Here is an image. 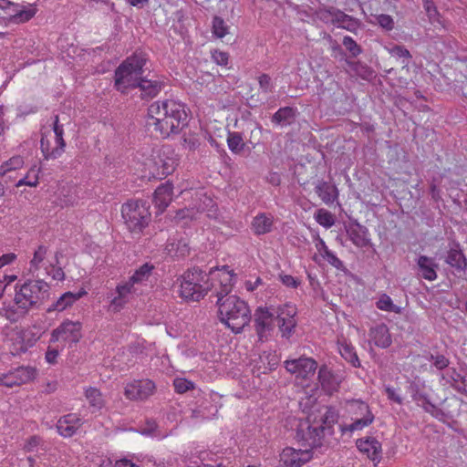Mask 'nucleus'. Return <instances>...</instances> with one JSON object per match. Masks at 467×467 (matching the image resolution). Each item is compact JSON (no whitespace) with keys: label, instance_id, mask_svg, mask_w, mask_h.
I'll return each instance as SVG.
<instances>
[{"label":"nucleus","instance_id":"5","mask_svg":"<svg viewBox=\"0 0 467 467\" xmlns=\"http://www.w3.org/2000/svg\"><path fill=\"white\" fill-rule=\"evenodd\" d=\"M147 57L143 53H134L127 57L115 70V86L120 92L137 88L143 73Z\"/></svg>","mask_w":467,"mask_h":467},{"label":"nucleus","instance_id":"61","mask_svg":"<svg viewBox=\"0 0 467 467\" xmlns=\"http://www.w3.org/2000/svg\"><path fill=\"white\" fill-rule=\"evenodd\" d=\"M16 257L15 253H8L0 256V269L13 264L16 260Z\"/></svg>","mask_w":467,"mask_h":467},{"label":"nucleus","instance_id":"41","mask_svg":"<svg viewBox=\"0 0 467 467\" xmlns=\"http://www.w3.org/2000/svg\"><path fill=\"white\" fill-rule=\"evenodd\" d=\"M446 263L459 270H464L467 265L464 254L456 249L449 251Z\"/></svg>","mask_w":467,"mask_h":467},{"label":"nucleus","instance_id":"39","mask_svg":"<svg viewBox=\"0 0 467 467\" xmlns=\"http://www.w3.org/2000/svg\"><path fill=\"white\" fill-rule=\"evenodd\" d=\"M414 400L419 406H420L426 412L431 414L436 419H440L441 416H443L442 410L431 403L425 394L418 393Z\"/></svg>","mask_w":467,"mask_h":467},{"label":"nucleus","instance_id":"14","mask_svg":"<svg viewBox=\"0 0 467 467\" xmlns=\"http://www.w3.org/2000/svg\"><path fill=\"white\" fill-rule=\"evenodd\" d=\"M201 275L202 272L196 270L184 274L180 288V296L182 298L192 301H199L202 298V285L198 283Z\"/></svg>","mask_w":467,"mask_h":467},{"label":"nucleus","instance_id":"36","mask_svg":"<svg viewBox=\"0 0 467 467\" xmlns=\"http://www.w3.org/2000/svg\"><path fill=\"white\" fill-rule=\"evenodd\" d=\"M296 117V109L291 107L279 109L272 117V121L280 126H286L293 122Z\"/></svg>","mask_w":467,"mask_h":467},{"label":"nucleus","instance_id":"30","mask_svg":"<svg viewBox=\"0 0 467 467\" xmlns=\"http://www.w3.org/2000/svg\"><path fill=\"white\" fill-rule=\"evenodd\" d=\"M347 234L351 242L358 247H366L369 243L367 228L358 223L350 225Z\"/></svg>","mask_w":467,"mask_h":467},{"label":"nucleus","instance_id":"29","mask_svg":"<svg viewBox=\"0 0 467 467\" xmlns=\"http://www.w3.org/2000/svg\"><path fill=\"white\" fill-rule=\"evenodd\" d=\"M274 217L267 213L257 214L252 222V230L256 235L265 234L272 231Z\"/></svg>","mask_w":467,"mask_h":467},{"label":"nucleus","instance_id":"7","mask_svg":"<svg viewBox=\"0 0 467 467\" xmlns=\"http://www.w3.org/2000/svg\"><path fill=\"white\" fill-rule=\"evenodd\" d=\"M41 270L44 271V275L51 276L54 280L61 281L65 278L62 268L54 265L53 260L47 257V248L44 245L37 247L29 263L30 274L39 276Z\"/></svg>","mask_w":467,"mask_h":467},{"label":"nucleus","instance_id":"64","mask_svg":"<svg viewBox=\"0 0 467 467\" xmlns=\"http://www.w3.org/2000/svg\"><path fill=\"white\" fill-rule=\"evenodd\" d=\"M114 467H139L135 463H133L131 461L127 459H121L119 461H116Z\"/></svg>","mask_w":467,"mask_h":467},{"label":"nucleus","instance_id":"6","mask_svg":"<svg viewBox=\"0 0 467 467\" xmlns=\"http://www.w3.org/2000/svg\"><path fill=\"white\" fill-rule=\"evenodd\" d=\"M120 212L126 227L134 234H140L151 219L149 204L140 200L128 201L122 204Z\"/></svg>","mask_w":467,"mask_h":467},{"label":"nucleus","instance_id":"24","mask_svg":"<svg viewBox=\"0 0 467 467\" xmlns=\"http://www.w3.org/2000/svg\"><path fill=\"white\" fill-rule=\"evenodd\" d=\"M355 405L361 410L363 412V417H355V420L352 423L342 428L343 431L353 432L355 431L362 430L365 427L370 425L374 420V415L371 413L367 403H356Z\"/></svg>","mask_w":467,"mask_h":467},{"label":"nucleus","instance_id":"55","mask_svg":"<svg viewBox=\"0 0 467 467\" xmlns=\"http://www.w3.org/2000/svg\"><path fill=\"white\" fill-rule=\"evenodd\" d=\"M212 59L220 66H226L229 61V54L227 52L213 50L211 52Z\"/></svg>","mask_w":467,"mask_h":467},{"label":"nucleus","instance_id":"23","mask_svg":"<svg viewBox=\"0 0 467 467\" xmlns=\"http://www.w3.org/2000/svg\"><path fill=\"white\" fill-rule=\"evenodd\" d=\"M173 198V186L171 182H166L161 184L154 192L153 203L161 213L171 202Z\"/></svg>","mask_w":467,"mask_h":467},{"label":"nucleus","instance_id":"33","mask_svg":"<svg viewBox=\"0 0 467 467\" xmlns=\"http://www.w3.org/2000/svg\"><path fill=\"white\" fill-rule=\"evenodd\" d=\"M211 33L213 37L223 39L231 33V26L221 16H213L211 22Z\"/></svg>","mask_w":467,"mask_h":467},{"label":"nucleus","instance_id":"32","mask_svg":"<svg viewBox=\"0 0 467 467\" xmlns=\"http://www.w3.org/2000/svg\"><path fill=\"white\" fill-rule=\"evenodd\" d=\"M25 165V159L21 155H14L0 165V177H12V173Z\"/></svg>","mask_w":467,"mask_h":467},{"label":"nucleus","instance_id":"3","mask_svg":"<svg viewBox=\"0 0 467 467\" xmlns=\"http://www.w3.org/2000/svg\"><path fill=\"white\" fill-rule=\"evenodd\" d=\"M48 284L41 279L17 283L13 302H4L0 315L10 322H16L44 301L48 296Z\"/></svg>","mask_w":467,"mask_h":467},{"label":"nucleus","instance_id":"58","mask_svg":"<svg viewBox=\"0 0 467 467\" xmlns=\"http://www.w3.org/2000/svg\"><path fill=\"white\" fill-rule=\"evenodd\" d=\"M259 86L260 88L265 92L268 93L272 91V83H271V78L266 75L263 74L259 77Z\"/></svg>","mask_w":467,"mask_h":467},{"label":"nucleus","instance_id":"43","mask_svg":"<svg viewBox=\"0 0 467 467\" xmlns=\"http://www.w3.org/2000/svg\"><path fill=\"white\" fill-rule=\"evenodd\" d=\"M227 144L229 150L234 154H240L245 146L244 139L239 132H228Z\"/></svg>","mask_w":467,"mask_h":467},{"label":"nucleus","instance_id":"52","mask_svg":"<svg viewBox=\"0 0 467 467\" xmlns=\"http://www.w3.org/2000/svg\"><path fill=\"white\" fill-rule=\"evenodd\" d=\"M42 444L41 437L37 435L28 437L23 445V450L31 452L34 451L36 448H38Z\"/></svg>","mask_w":467,"mask_h":467},{"label":"nucleus","instance_id":"21","mask_svg":"<svg viewBox=\"0 0 467 467\" xmlns=\"http://www.w3.org/2000/svg\"><path fill=\"white\" fill-rule=\"evenodd\" d=\"M358 449L368 456L376 466L382 458V449L380 442L372 437L359 439L357 441Z\"/></svg>","mask_w":467,"mask_h":467},{"label":"nucleus","instance_id":"17","mask_svg":"<svg viewBox=\"0 0 467 467\" xmlns=\"http://www.w3.org/2000/svg\"><path fill=\"white\" fill-rule=\"evenodd\" d=\"M135 291L136 288H132L131 284H128L126 281L119 284L109 296V310L114 313L119 312Z\"/></svg>","mask_w":467,"mask_h":467},{"label":"nucleus","instance_id":"56","mask_svg":"<svg viewBox=\"0 0 467 467\" xmlns=\"http://www.w3.org/2000/svg\"><path fill=\"white\" fill-rule=\"evenodd\" d=\"M141 433L143 435L151 436L152 438H155L158 440H161V439L167 437V434H161L157 431V424L154 421L149 423V428L142 430Z\"/></svg>","mask_w":467,"mask_h":467},{"label":"nucleus","instance_id":"40","mask_svg":"<svg viewBox=\"0 0 467 467\" xmlns=\"http://www.w3.org/2000/svg\"><path fill=\"white\" fill-rule=\"evenodd\" d=\"M335 16H334V24L333 25H335L338 27H342L348 31H352L358 26L357 19L353 18L352 16L345 14L344 12H342L338 9H337V12H336Z\"/></svg>","mask_w":467,"mask_h":467},{"label":"nucleus","instance_id":"22","mask_svg":"<svg viewBox=\"0 0 467 467\" xmlns=\"http://www.w3.org/2000/svg\"><path fill=\"white\" fill-rule=\"evenodd\" d=\"M296 308L293 306L285 305L276 317L278 326L283 337H289L296 325L295 320Z\"/></svg>","mask_w":467,"mask_h":467},{"label":"nucleus","instance_id":"8","mask_svg":"<svg viewBox=\"0 0 467 467\" xmlns=\"http://www.w3.org/2000/svg\"><path fill=\"white\" fill-rule=\"evenodd\" d=\"M324 431L325 427L322 424H310L308 420H302L297 425L296 439L306 448L312 450L322 445Z\"/></svg>","mask_w":467,"mask_h":467},{"label":"nucleus","instance_id":"63","mask_svg":"<svg viewBox=\"0 0 467 467\" xmlns=\"http://www.w3.org/2000/svg\"><path fill=\"white\" fill-rule=\"evenodd\" d=\"M356 403H364L363 401H360V400H352L351 402H349V411L355 416V417H363V412L361 411V410L356 406L355 404Z\"/></svg>","mask_w":467,"mask_h":467},{"label":"nucleus","instance_id":"20","mask_svg":"<svg viewBox=\"0 0 467 467\" xmlns=\"http://www.w3.org/2000/svg\"><path fill=\"white\" fill-rule=\"evenodd\" d=\"M275 316L267 307L260 306L254 313V326L259 338L262 340L265 334L274 327Z\"/></svg>","mask_w":467,"mask_h":467},{"label":"nucleus","instance_id":"27","mask_svg":"<svg viewBox=\"0 0 467 467\" xmlns=\"http://www.w3.org/2000/svg\"><path fill=\"white\" fill-rule=\"evenodd\" d=\"M370 339L374 344L382 348H386L391 345V337L386 325L380 324L373 327L369 330Z\"/></svg>","mask_w":467,"mask_h":467},{"label":"nucleus","instance_id":"45","mask_svg":"<svg viewBox=\"0 0 467 467\" xmlns=\"http://www.w3.org/2000/svg\"><path fill=\"white\" fill-rule=\"evenodd\" d=\"M377 307L387 312L396 314L401 313V307L393 304L392 299L386 294H383L376 303Z\"/></svg>","mask_w":467,"mask_h":467},{"label":"nucleus","instance_id":"47","mask_svg":"<svg viewBox=\"0 0 467 467\" xmlns=\"http://www.w3.org/2000/svg\"><path fill=\"white\" fill-rule=\"evenodd\" d=\"M388 51L392 57L396 58H405L406 61H403V63H405L406 65L411 58L410 51L404 46L394 45L393 47L388 48Z\"/></svg>","mask_w":467,"mask_h":467},{"label":"nucleus","instance_id":"44","mask_svg":"<svg viewBox=\"0 0 467 467\" xmlns=\"http://www.w3.org/2000/svg\"><path fill=\"white\" fill-rule=\"evenodd\" d=\"M314 217L317 223L325 228H330L335 224L334 215L326 209L317 210Z\"/></svg>","mask_w":467,"mask_h":467},{"label":"nucleus","instance_id":"59","mask_svg":"<svg viewBox=\"0 0 467 467\" xmlns=\"http://www.w3.org/2000/svg\"><path fill=\"white\" fill-rule=\"evenodd\" d=\"M279 278L287 287L296 288L300 285V281L290 275H280Z\"/></svg>","mask_w":467,"mask_h":467},{"label":"nucleus","instance_id":"25","mask_svg":"<svg viewBox=\"0 0 467 467\" xmlns=\"http://www.w3.org/2000/svg\"><path fill=\"white\" fill-rule=\"evenodd\" d=\"M86 295L87 291L83 288L77 293L66 292L56 302H54L52 306H50L48 311H64Z\"/></svg>","mask_w":467,"mask_h":467},{"label":"nucleus","instance_id":"15","mask_svg":"<svg viewBox=\"0 0 467 467\" xmlns=\"http://www.w3.org/2000/svg\"><path fill=\"white\" fill-rule=\"evenodd\" d=\"M285 369L295 375L298 379H309L312 377L317 368V364L315 359L311 358H299L285 361Z\"/></svg>","mask_w":467,"mask_h":467},{"label":"nucleus","instance_id":"48","mask_svg":"<svg viewBox=\"0 0 467 467\" xmlns=\"http://www.w3.org/2000/svg\"><path fill=\"white\" fill-rule=\"evenodd\" d=\"M188 462L191 467H201L203 463L202 446L193 448L188 455Z\"/></svg>","mask_w":467,"mask_h":467},{"label":"nucleus","instance_id":"9","mask_svg":"<svg viewBox=\"0 0 467 467\" xmlns=\"http://www.w3.org/2000/svg\"><path fill=\"white\" fill-rule=\"evenodd\" d=\"M81 329L82 324L80 322L67 319L52 330L50 342L68 344L69 346L77 344L82 337Z\"/></svg>","mask_w":467,"mask_h":467},{"label":"nucleus","instance_id":"46","mask_svg":"<svg viewBox=\"0 0 467 467\" xmlns=\"http://www.w3.org/2000/svg\"><path fill=\"white\" fill-rule=\"evenodd\" d=\"M336 12H337V9L336 8H318L315 11V16L319 20L323 21L327 24H334V16Z\"/></svg>","mask_w":467,"mask_h":467},{"label":"nucleus","instance_id":"50","mask_svg":"<svg viewBox=\"0 0 467 467\" xmlns=\"http://www.w3.org/2000/svg\"><path fill=\"white\" fill-rule=\"evenodd\" d=\"M173 386L175 390L178 393H184L187 390H190L194 388V385L192 381L188 380L185 378H176L173 380Z\"/></svg>","mask_w":467,"mask_h":467},{"label":"nucleus","instance_id":"49","mask_svg":"<svg viewBox=\"0 0 467 467\" xmlns=\"http://www.w3.org/2000/svg\"><path fill=\"white\" fill-rule=\"evenodd\" d=\"M375 23L387 31L394 28V20L389 15L380 14L374 16Z\"/></svg>","mask_w":467,"mask_h":467},{"label":"nucleus","instance_id":"19","mask_svg":"<svg viewBox=\"0 0 467 467\" xmlns=\"http://www.w3.org/2000/svg\"><path fill=\"white\" fill-rule=\"evenodd\" d=\"M83 420L77 413H69L62 416L57 423L58 433L65 437H72L77 431L82 426Z\"/></svg>","mask_w":467,"mask_h":467},{"label":"nucleus","instance_id":"38","mask_svg":"<svg viewBox=\"0 0 467 467\" xmlns=\"http://www.w3.org/2000/svg\"><path fill=\"white\" fill-rule=\"evenodd\" d=\"M137 87L140 88L143 97L149 98L157 96L161 89L160 81L142 78L141 77Z\"/></svg>","mask_w":467,"mask_h":467},{"label":"nucleus","instance_id":"60","mask_svg":"<svg viewBox=\"0 0 467 467\" xmlns=\"http://www.w3.org/2000/svg\"><path fill=\"white\" fill-rule=\"evenodd\" d=\"M59 356V350L52 347H48L45 355V359L48 364H56Z\"/></svg>","mask_w":467,"mask_h":467},{"label":"nucleus","instance_id":"26","mask_svg":"<svg viewBox=\"0 0 467 467\" xmlns=\"http://www.w3.org/2000/svg\"><path fill=\"white\" fill-rule=\"evenodd\" d=\"M315 192L323 202L327 205L332 204L338 197L337 188L323 180L317 181L315 185Z\"/></svg>","mask_w":467,"mask_h":467},{"label":"nucleus","instance_id":"16","mask_svg":"<svg viewBox=\"0 0 467 467\" xmlns=\"http://www.w3.org/2000/svg\"><path fill=\"white\" fill-rule=\"evenodd\" d=\"M312 457V451L308 448L295 449L286 447L280 454V462H282L285 467H301L308 462Z\"/></svg>","mask_w":467,"mask_h":467},{"label":"nucleus","instance_id":"35","mask_svg":"<svg viewBox=\"0 0 467 467\" xmlns=\"http://www.w3.org/2000/svg\"><path fill=\"white\" fill-rule=\"evenodd\" d=\"M154 266L150 264H144L138 268L130 278L126 281L128 284H131V287L135 288V285H144L151 275Z\"/></svg>","mask_w":467,"mask_h":467},{"label":"nucleus","instance_id":"57","mask_svg":"<svg viewBox=\"0 0 467 467\" xmlns=\"http://www.w3.org/2000/svg\"><path fill=\"white\" fill-rule=\"evenodd\" d=\"M431 358L433 360V366L439 370L444 369L450 364L449 359L443 355L431 356Z\"/></svg>","mask_w":467,"mask_h":467},{"label":"nucleus","instance_id":"62","mask_svg":"<svg viewBox=\"0 0 467 467\" xmlns=\"http://www.w3.org/2000/svg\"><path fill=\"white\" fill-rule=\"evenodd\" d=\"M34 16H35V11L29 9V10H24V11L18 12L15 16V17L16 20H19L21 22H26V21L30 20Z\"/></svg>","mask_w":467,"mask_h":467},{"label":"nucleus","instance_id":"13","mask_svg":"<svg viewBox=\"0 0 467 467\" xmlns=\"http://www.w3.org/2000/svg\"><path fill=\"white\" fill-rule=\"evenodd\" d=\"M156 385L149 379H134L126 384L124 395L130 400H144L155 392Z\"/></svg>","mask_w":467,"mask_h":467},{"label":"nucleus","instance_id":"4","mask_svg":"<svg viewBox=\"0 0 467 467\" xmlns=\"http://www.w3.org/2000/svg\"><path fill=\"white\" fill-rule=\"evenodd\" d=\"M178 164L174 150L168 145L145 149L136 163L141 179H162L171 174Z\"/></svg>","mask_w":467,"mask_h":467},{"label":"nucleus","instance_id":"28","mask_svg":"<svg viewBox=\"0 0 467 467\" xmlns=\"http://www.w3.org/2000/svg\"><path fill=\"white\" fill-rule=\"evenodd\" d=\"M165 250L171 257H183L188 254L190 248L185 239L171 237L167 241Z\"/></svg>","mask_w":467,"mask_h":467},{"label":"nucleus","instance_id":"11","mask_svg":"<svg viewBox=\"0 0 467 467\" xmlns=\"http://www.w3.org/2000/svg\"><path fill=\"white\" fill-rule=\"evenodd\" d=\"M41 335L36 327L17 328L10 336L12 353L18 355L32 348Z\"/></svg>","mask_w":467,"mask_h":467},{"label":"nucleus","instance_id":"10","mask_svg":"<svg viewBox=\"0 0 467 467\" xmlns=\"http://www.w3.org/2000/svg\"><path fill=\"white\" fill-rule=\"evenodd\" d=\"M63 134V126L58 124V118L56 117L52 140H49L48 136H45L42 137L40 141L41 150L46 159H56L63 153L65 148Z\"/></svg>","mask_w":467,"mask_h":467},{"label":"nucleus","instance_id":"42","mask_svg":"<svg viewBox=\"0 0 467 467\" xmlns=\"http://www.w3.org/2000/svg\"><path fill=\"white\" fill-rule=\"evenodd\" d=\"M339 352L342 358L348 362H349L353 367H360V361L358 359V357L351 345L348 343L340 344Z\"/></svg>","mask_w":467,"mask_h":467},{"label":"nucleus","instance_id":"18","mask_svg":"<svg viewBox=\"0 0 467 467\" xmlns=\"http://www.w3.org/2000/svg\"><path fill=\"white\" fill-rule=\"evenodd\" d=\"M344 377L340 373L334 372L327 366L320 367L318 370V381L322 389L328 395H332L339 389Z\"/></svg>","mask_w":467,"mask_h":467},{"label":"nucleus","instance_id":"37","mask_svg":"<svg viewBox=\"0 0 467 467\" xmlns=\"http://www.w3.org/2000/svg\"><path fill=\"white\" fill-rule=\"evenodd\" d=\"M40 171H41V169L39 166L33 165L26 171L25 176L16 182V187L19 188L24 185L29 186V187H36L39 182Z\"/></svg>","mask_w":467,"mask_h":467},{"label":"nucleus","instance_id":"12","mask_svg":"<svg viewBox=\"0 0 467 467\" xmlns=\"http://www.w3.org/2000/svg\"><path fill=\"white\" fill-rule=\"evenodd\" d=\"M37 375L36 369L30 366H21L6 373L0 374V385L7 388L27 384Z\"/></svg>","mask_w":467,"mask_h":467},{"label":"nucleus","instance_id":"2","mask_svg":"<svg viewBox=\"0 0 467 467\" xmlns=\"http://www.w3.org/2000/svg\"><path fill=\"white\" fill-rule=\"evenodd\" d=\"M187 123L186 107L178 100H157L148 109L147 126L162 139L180 133Z\"/></svg>","mask_w":467,"mask_h":467},{"label":"nucleus","instance_id":"53","mask_svg":"<svg viewBox=\"0 0 467 467\" xmlns=\"http://www.w3.org/2000/svg\"><path fill=\"white\" fill-rule=\"evenodd\" d=\"M343 45L353 57H357L361 53V48L351 36H345L343 38Z\"/></svg>","mask_w":467,"mask_h":467},{"label":"nucleus","instance_id":"54","mask_svg":"<svg viewBox=\"0 0 467 467\" xmlns=\"http://www.w3.org/2000/svg\"><path fill=\"white\" fill-rule=\"evenodd\" d=\"M322 256L328 262V264H330L335 268H343L342 261L339 258H337V256L329 249H326L325 253H322Z\"/></svg>","mask_w":467,"mask_h":467},{"label":"nucleus","instance_id":"31","mask_svg":"<svg viewBox=\"0 0 467 467\" xmlns=\"http://www.w3.org/2000/svg\"><path fill=\"white\" fill-rule=\"evenodd\" d=\"M417 265L420 275L429 281H433L437 278L436 268L438 267L432 258L426 255H420L418 258Z\"/></svg>","mask_w":467,"mask_h":467},{"label":"nucleus","instance_id":"51","mask_svg":"<svg viewBox=\"0 0 467 467\" xmlns=\"http://www.w3.org/2000/svg\"><path fill=\"white\" fill-rule=\"evenodd\" d=\"M201 145L200 137L194 133L185 135L183 139V146L189 150H194Z\"/></svg>","mask_w":467,"mask_h":467},{"label":"nucleus","instance_id":"1","mask_svg":"<svg viewBox=\"0 0 467 467\" xmlns=\"http://www.w3.org/2000/svg\"><path fill=\"white\" fill-rule=\"evenodd\" d=\"M233 275L228 266H213L206 279V295L216 307L221 321L234 334L241 333L251 322L252 315L248 304L236 296H230Z\"/></svg>","mask_w":467,"mask_h":467},{"label":"nucleus","instance_id":"34","mask_svg":"<svg viewBox=\"0 0 467 467\" xmlns=\"http://www.w3.org/2000/svg\"><path fill=\"white\" fill-rule=\"evenodd\" d=\"M85 397L92 413L99 411L106 404L102 393L96 388L89 387L86 389Z\"/></svg>","mask_w":467,"mask_h":467}]
</instances>
